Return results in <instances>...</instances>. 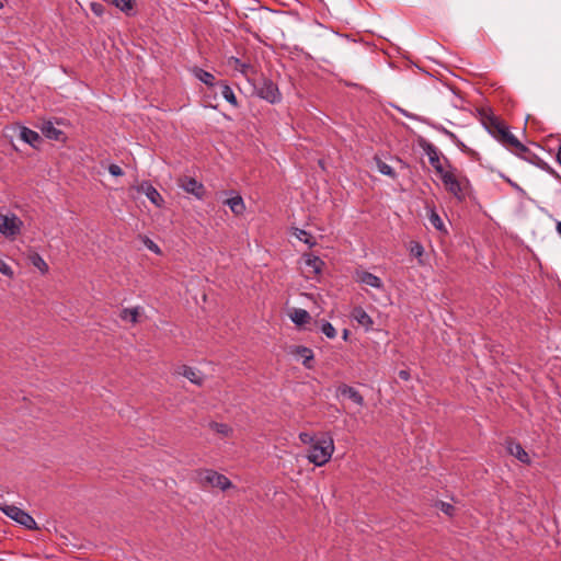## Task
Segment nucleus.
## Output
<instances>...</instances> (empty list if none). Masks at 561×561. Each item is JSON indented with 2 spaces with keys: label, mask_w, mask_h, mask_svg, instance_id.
I'll use <instances>...</instances> for the list:
<instances>
[{
  "label": "nucleus",
  "mask_w": 561,
  "mask_h": 561,
  "mask_svg": "<svg viewBox=\"0 0 561 561\" xmlns=\"http://www.w3.org/2000/svg\"><path fill=\"white\" fill-rule=\"evenodd\" d=\"M23 221L15 214L0 211V233L8 239H14L21 233Z\"/></svg>",
  "instance_id": "423d86ee"
},
{
  "label": "nucleus",
  "mask_w": 561,
  "mask_h": 561,
  "mask_svg": "<svg viewBox=\"0 0 561 561\" xmlns=\"http://www.w3.org/2000/svg\"><path fill=\"white\" fill-rule=\"evenodd\" d=\"M291 321L297 325H304L311 319L309 312L305 309L296 308L290 314Z\"/></svg>",
  "instance_id": "f3484780"
},
{
  "label": "nucleus",
  "mask_w": 561,
  "mask_h": 561,
  "mask_svg": "<svg viewBox=\"0 0 561 561\" xmlns=\"http://www.w3.org/2000/svg\"><path fill=\"white\" fill-rule=\"evenodd\" d=\"M295 353L302 357V365L306 368L311 369L313 367L312 362L314 356L311 348L306 346H297Z\"/></svg>",
  "instance_id": "2eb2a0df"
},
{
  "label": "nucleus",
  "mask_w": 561,
  "mask_h": 561,
  "mask_svg": "<svg viewBox=\"0 0 561 561\" xmlns=\"http://www.w3.org/2000/svg\"><path fill=\"white\" fill-rule=\"evenodd\" d=\"M90 9L96 16H102L106 10L105 5L101 2H91Z\"/></svg>",
  "instance_id": "72a5a7b5"
},
{
  "label": "nucleus",
  "mask_w": 561,
  "mask_h": 561,
  "mask_svg": "<svg viewBox=\"0 0 561 561\" xmlns=\"http://www.w3.org/2000/svg\"><path fill=\"white\" fill-rule=\"evenodd\" d=\"M179 185L186 193L194 195L197 199H203L206 194L203 183L191 176L180 178Z\"/></svg>",
  "instance_id": "6e6552de"
},
{
  "label": "nucleus",
  "mask_w": 561,
  "mask_h": 561,
  "mask_svg": "<svg viewBox=\"0 0 561 561\" xmlns=\"http://www.w3.org/2000/svg\"><path fill=\"white\" fill-rule=\"evenodd\" d=\"M183 371L181 373L184 377H186L192 383L201 386L203 383V378L198 370L194 369L190 366H183Z\"/></svg>",
  "instance_id": "412c9836"
},
{
  "label": "nucleus",
  "mask_w": 561,
  "mask_h": 561,
  "mask_svg": "<svg viewBox=\"0 0 561 561\" xmlns=\"http://www.w3.org/2000/svg\"><path fill=\"white\" fill-rule=\"evenodd\" d=\"M194 75L199 81H202L208 87H213L216 82L215 76L202 68H195Z\"/></svg>",
  "instance_id": "5701e85b"
},
{
  "label": "nucleus",
  "mask_w": 561,
  "mask_h": 561,
  "mask_svg": "<svg viewBox=\"0 0 561 561\" xmlns=\"http://www.w3.org/2000/svg\"><path fill=\"white\" fill-rule=\"evenodd\" d=\"M333 453L334 442L332 436L327 433L317 438V440L310 447L307 458L311 463L321 467L329 462Z\"/></svg>",
  "instance_id": "7ed1b4c3"
},
{
  "label": "nucleus",
  "mask_w": 561,
  "mask_h": 561,
  "mask_svg": "<svg viewBox=\"0 0 561 561\" xmlns=\"http://www.w3.org/2000/svg\"><path fill=\"white\" fill-rule=\"evenodd\" d=\"M320 330L329 339H334L336 336V330L328 321L322 322Z\"/></svg>",
  "instance_id": "2f4dec72"
},
{
  "label": "nucleus",
  "mask_w": 561,
  "mask_h": 561,
  "mask_svg": "<svg viewBox=\"0 0 561 561\" xmlns=\"http://www.w3.org/2000/svg\"><path fill=\"white\" fill-rule=\"evenodd\" d=\"M294 236L304 243L308 244L309 248H312L317 243L314 237L304 229L295 228Z\"/></svg>",
  "instance_id": "bb28decb"
},
{
  "label": "nucleus",
  "mask_w": 561,
  "mask_h": 561,
  "mask_svg": "<svg viewBox=\"0 0 561 561\" xmlns=\"http://www.w3.org/2000/svg\"><path fill=\"white\" fill-rule=\"evenodd\" d=\"M556 159H557V162L561 165V144L559 145Z\"/></svg>",
  "instance_id": "c03bdc74"
},
{
  "label": "nucleus",
  "mask_w": 561,
  "mask_h": 561,
  "mask_svg": "<svg viewBox=\"0 0 561 561\" xmlns=\"http://www.w3.org/2000/svg\"><path fill=\"white\" fill-rule=\"evenodd\" d=\"M210 427L224 436H228L232 432L231 427L225 423L211 422Z\"/></svg>",
  "instance_id": "7c9ffc66"
},
{
  "label": "nucleus",
  "mask_w": 561,
  "mask_h": 561,
  "mask_svg": "<svg viewBox=\"0 0 561 561\" xmlns=\"http://www.w3.org/2000/svg\"><path fill=\"white\" fill-rule=\"evenodd\" d=\"M351 317L367 330L374 324L371 317L362 307H355L352 310Z\"/></svg>",
  "instance_id": "f8f14e48"
},
{
  "label": "nucleus",
  "mask_w": 561,
  "mask_h": 561,
  "mask_svg": "<svg viewBox=\"0 0 561 561\" xmlns=\"http://www.w3.org/2000/svg\"><path fill=\"white\" fill-rule=\"evenodd\" d=\"M435 506L437 508H439L444 514L448 515V516H453L454 513H455V507L449 504V503H446V502H443V501H438L436 502Z\"/></svg>",
  "instance_id": "473e14b6"
},
{
  "label": "nucleus",
  "mask_w": 561,
  "mask_h": 561,
  "mask_svg": "<svg viewBox=\"0 0 561 561\" xmlns=\"http://www.w3.org/2000/svg\"><path fill=\"white\" fill-rule=\"evenodd\" d=\"M443 133H444L445 135H447V136L451 139V141H454V142L458 139V137L456 136V134H454L453 131H450V130H448V129H446V128H443Z\"/></svg>",
  "instance_id": "79ce46f5"
},
{
  "label": "nucleus",
  "mask_w": 561,
  "mask_h": 561,
  "mask_svg": "<svg viewBox=\"0 0 561 561\" xmlns=\"http://www.w3.org/2000/svg\"><path fill=\"white\" fill-rule=\"evenodd\" d=\"M537 165L539 168H541L542 170L547 171L548 173H550L557 180L561 181V175L554 169H552L547 162H543L542 160H540V162L537 163Z\"/></svg>",
  "instance_id": "f704fd0d"
},
{
  "label": "nucleus",
  "mask_w": 561,
  "mask_h": 561,
  "mask_svg": "<svg viewBox=\"0 0 561 561\" xmlns=\"http://www.w3.org/2000/svg\"><path fill=\"white\" fill-rule=\"evenodd\" d=\"M146 245H147V248H148L150 251H152V252H154V253H157V254H159V253H160V248H159V247H158V245H157L152 240L147 239V241H146Z\"/></svg>",
  "instance_id": "ea45409f"
},
{
  "label": "nucleus",
  "mask_w": 561,
  "mask_h": 561,
  "mask_svg": "<svg viewBox=\"0 0 561 561\" xmlns=\"http://www.w3.org/2000/svg\"><path fill=\"white\" fill-rule=\"evenodd\" d=\"M41 131L46 138L50 140L65 142L67 139L66 134L62 130L56 128L49 121L42 124Z\"/></svg>",
  "instance_id": "9d476101"
},
{
  "label": "nucleus",
  "mask_w": 561,
  "mask_h": 561,
  "mask_svg": "<svg viewBox=\"0 0 561 561\" xmlns=\"http://www.w3.org/2000/svg\"><path fill=\"white\" fill-rule=\"evenodd\" d=\"M31 263L41 271L42 274H46L49 270L48 264L45 262V260L36 252H33L28 256Z\"/></svg>",
  "instance_id": "cd10ccee"
},
{
  "label": "nucleus",
  "mask_w": 561,
  "mask_h": 561,
  "mask_svg": "<svg viewBox=\"0 0 561 561\" xmlns=\"http://www.w3.org/2000/svg\"><path fill=\"white\" fill-rule=\"evenodd\" d=\"M110 2L126 15H134V0H110Z\"/></svg>",
  "instance_id": "aec40b11"
},
{
  "label": "nucleus",
  "mask_w": 561,
  "mask_h": 561,
  "mask_svg": "<svg viewBox=\"0 0 561 561\" xmlns=\"http://www.w3.org/2000/svg\"><path fill=\"white\" fill-rule=\"evenodd\" d=\"M422 149L428 157L431 165L439 175L445 188L457 201L463 202L470 195L472 187L469 179L463 175L457 168L453 167L447 158H444L446 167L440 161L438 149L431 142L422 141Z\"/></svg>",
  "instance_id": "f257e3e1"
},
{
  "label": "nucleus",
  "mask_w": 561,
  "mask_h": 561,
  "mask_svg": "<svg viewBox=\"0 0 561 561\" xmlns=\"http://www.w3.org/2000/svg\"><path fill=\"white\" fill-rule=\"evenodd\" d=\"M108 172L111 175L113 176H121L124 174L122 168L117 164H110L108 168H107Z\"/></svg>",
  "instance_id": "58836bf2"
},
{
  "label": "nucleus",
  "mask_w": 561,
  "mask_h": 561,
  "mask_svg": "<svg viewBox=\"0 0 561 561\" xmlns=\"http://www.w3.org/2000/svg\"><path fill=\"white\" fill-rule=\"evenodd\" d=\"M456 146L458 148H460L462 151H467V146L458 138L456 141H455Z\"/></svg>",
  "instance_id": "37998d69"
},
{
  "label": "nucleus",
  "mask_w": 561,
  "mask_h": 561,
  "mask_svg": "<svg viewBox=\"0 0 561 561\" xmlns=\"http://www.w3.org/2000/svg\"><path fill=\"white\" fill-rule=\"evenodd\" d=\"M357 279H358V282H360L365 285H368L370 287H374V288L382 287V280L378 276H376L369 272H365V271L358 272Z\"/></svg>",
  "instance_id": "4468645a"
},
{
  "label": "nucleus",
  "mask_w": 561,
  "mask_h": 561,
  "mask_svg": "<svg viewBox=\"0 0 561 561\" xmlns=\"http://www.w3.org/2000/svg\"><path fill=\"white\" fill-rule=\"evenodd\" d=\"M348 337V330L343 331V339L346 340Z\"/></svg>",
  "instance_id": "a18cd8bd"
},
{
  "label": "nucleus",
  "mask_w": 561,
  "mask_h": 561,
  "mask_svg": "<svg viewBox=\"0 0 561 561\" xmlns=\"http://www.w3.org/2000/svg\"><path fill=\"white\" fill-rule=\"evenodd\" d=\"M305 263L306 266L316 275L321 273L322 266L324 265V262L316 255H308Z\"/></svg>",
  "instance_id": "4be33fe9"
},
{
  "label": "nucleus",
  "mask_w": 561,
  "mask_h": 561,
  "mask_svg": "<svg viewBox=\"0 0 561 561\" xmlns=\"http://www.w3.org/2000/svg\"><path fill=\"white\" fill-rule=\"evenodd\" d=\"M254 90L257 96L272 104L278 103L282 99L277 84L272 79L264 76L254 83Z\"/></svg>",
  "instance_id": "39448f33"
},
{
  "label": "nucleus",
  "mask_w": 561,
  "mask_h": 561,
  "mask_svg": "<svg viewBox=\"0 0 561 561\" xmlns=\"http://www.w3.org/2000/svg\"><path fill=\"white\" fill-rule=\"evenodd\" d=\"M20 138L24 142L31 145L33 148H37L38 144L41 142V136L38 133L24 126L20 128Z\"/></svg>",
  "instance_id": "ddd939ff"
},
{
  "label": "nucleus",
  "mask_w": 561,
  "mask_h": 561,
  "mask_svg": "<svg viewBox=\"0 0 561 561\" xmlns=\"http://www.w3.org/2000/svg\"><path fill=\"white\" fill-rule=\"evenodd\" d=\"M337 393L343 396V397H347L348 399H351L354 403L363 407L364 405V397L353 387L348 386V385H341L337 387Z\"/></svg>",
  "instance_id": "9b49d317"
},
{
  "label": "nucleus",
  "mask_w": 561,
  "mask_h": 561,
  "mask_svg": "<svg viewBox=\"0 0 561 561\" xmlns=\"http://www.w3.org/2000/svg\"><path fill=\"white\" fill-rule=\"evenodd\" d=\"M508 451L511 455L516 457L519 461L528 463L530 461L528 454L522 447L519 443H510Z\"/></svg>",
  "instance_id": "dca6fc26"
},
{
  "label": "nucleus",
  "mask_w": 561,
  "mask_h": 561,
  "mask_svg": "<svg viewBox=\"0 0 561 561\" xmlns=\"http://www.w3.org/2000/svg\"><path fill=\"white\" fill-rule=\"evenodd\" d=\"M226 204L234 215H241L245 210L244 202L240 195L228 198Z\"/></svg>",
  "instance_id": "6ab92c4d"
},
{
  "label": "nucleus",
  "mask_w": 561,
  "mask_h": 561,
  "mask_svg": "<svg viewBox=\"0 0 561 561\" xmlns=\"http://www.w3.org/2000/svg\"><path fill=\"white\" fill-rule=\"evenodd\" d=\"M398 376L400 379L405 380V381L410 379V373H409V370H405V369L400 370L398 373Z\"/></svg>",
  "instance_id": "a19ab883"
},
{
  "label": "nucleus",
  "mask_w": 561,
  "mask_h": 561,
  "mask_svg": "<svg viewBox=\"0 0 561 561\" xmlns=\"http://www.w3.org/2000/svg\"><path fill=\"white\" fill-rule=\"evenodd\" d=\"M411 254H413L416 257H420L423 255V247L419 242H412L410 248Z\"/></svg>",
  "instance_id": "c9c22d12"
},
{
  "label": "nucleus",
  "mask_w": 561,
  "mask_h": 561,
  "mask_svg": "<svg viewBox=\"0 0 561 561\" xmlns=\"http://www.w3.org/2000/svg\"><path fill=\"white\" fill-rule=\"evenodd\" d=\"M140 310L141 308L140 307H134V308H124L122 311H121V319L124 320V321H129L131 322L133 324H136L138 322V318H139V314H140Z\"/></svg>",
  "instance_id": "a211bd4d"
},
{
  "label": "nucleus",
  "mask_w": 561,
  "mask_h": 561,
  "mask_svg": "<svg viewBox=\"0 0 561 561\" xmlns=\"http://www.w3.org/2000/svg\"><path fill=\"white\" fill-rule=\"evenodd\" d=\"M299 439L302 444H309L311 446L317 440V438H314L312 435H310L309 433H305V432L299 434Z\"/></svg>",
  "instance_id": "4c0bfd02"
},
{
  "label": "nucleus",
  "mask_w": 561,
  "mask_h": 561,
  "mask_svg": "<svg viewBox=\"0 0 561 561\" xmlns=\"http://www.w3.org/2000/svg\"><path fill=\"white\" fill-rule=\"evenodd\" d=\"M198 483L202 488H218L226 491L232 488L231 481L225 476L213 469H203L197 472Z\"/></svg>",
  "instance_id": "20e7f679"
},
{
  "label": "nucleus",
  "mask_w": 561,
  "mask_h": 561,
  "mask_svg": "<svg viewBox=\"0 0 561 561\" xmlns=\"http://www.w3.org/2000/svg\"><path fill=\"white\" fill-rule=\"evenodd\" d=\"M220 85L221 95L224 96V99L232 106L238 107L239 104L233 90L226 82H220Z\"/></svg>",
  "instance_id": "a878e982"
},
{
  "label": "nucleus",
  "mask_w": 561,
  "mask_h": 561,
  "mask_svg": "<svg viewBox=\"0 0 561 561\" xmlns=\"http://www.w3.org/2000/svg\"><path fill=\"white\" fill-rule=\"evenodd\" d=\"M516 156L520 157L522 159L533 163V164H536L540 162V159L529 150V148H527L525 146V151L524 150H519L517 148H512L511 149Z\"/></svg>",
  "instance_id": "393cba45"
},
{
  "label": "nucleus",
  "mask_w": 561,
  "mask_h": 561,
  "mask_svg": "<svg viewBox=\"0 0 561 561\" xmlns=\"http://www.w3.org/2000/svg\"><path fill=\"white\" fill-rule=\"evenodd\" d=\"M137 190L138 192L144 193L148 197V199L157 207H161L163 205L164 201L161 194L157 191L154 186H152L150 182L144 181Z\"/></svg>",
  "instance_id": "1a4fd4ad"
},
{
  "label": "nucleus",
  "mask_w": 561,
  "mask_h": 561,
  "mask_svg": "<svg viewBox=\"0 0 561 561\" xmlns=\"http://www.w3.org/2000/svg\"><path fill=\"white\" fill-rule=\"evenodd\" d=\"M0 8H2V3L0 2Z\"/></svg>",
  "instance_id": "49530a36"
},
{
  "label": "nucleus",
  "mask_w": 561,
  "mask_h": 561,
  "mask_svg": "<svg viewBox=\"0 0 561 561\" xmlns=\"http://www.w3.org/2000/svg\"><path fill=\"white\" fill-rule=\"evenodd\" d=\"M426 209L428 210V220L432 226L439 231L444 230V222L440 216L436 213L434 206H430L427 204Z\"/></svg>",
  "instance_id": "b1692460"
},
{
  "label": "nucleus",
  "mask_w": 561,
  "mask_h": 561,
  "mask_svg": "<svg viewBox=\"0 0 561 561\" xmlns=\"http://www.w3.org/2000/svg\"><path fill=\"white\" fill-rule=\"evenodd\" d=\"M0 510L11 519L24 526L27 529H37L35 519L22 508L14 505H3Z\"/></svg>",
  "instance_id": "0eeeda50"
},
{
  "label": "nucleus",
  "mask_w": 561,
  "mask_h": 561,
  "mask_svg": "<svg viewBox=\"0 0 561 561\" xmlns=\"http://www.w3.org/2000/svg\"><path fill=\"white\" fill-rule=\"evenodd\" d=\"M375 160H376L377 169L381 174L388 175L392 179H394L397 176L396 172L389 164H387L385 161H382L379 158H375Z\"/></svg>",
  "instance_id": "c756f323"
},
{
  "label": "nucleus",
  "mask_w": 561,
  "mask_h": 561,
  "mask_svg": "<svg viewBox=\"0 0 561 561\" xmlns=\"http://www.w3.org/2000/svg\"><path fill=\"white\" fill-rule=\"evenodd\" d=\"M228 65L231 66L234 70L240 71L244 76L248 75V70L250 69L249 64H245L233 56L228 59Z\"/></svg>",
  "instance_id": "c85d7f7f"
},
{
  "label": "nucleus",
  "mask_w": 561,
  "mask_h": 561,
  "mask_svg": "<svg viewBox=\"0 0 561 561\" xmlns=\"http://www.w3.org/2000/svg\"><path fill=\"white\" fill-rule=\"evenodd\" d=\"M0 273L8 276L13 277V271L9 264H7L3 260L0 259Z\"/></svg>",
  "instance_id": "e433bc0d"
},
{
  "label": "nucleus",
  "mask_w": 561,
  "mask_h": 561,
  "mask_svg": "<svg viewBox=\"0 0 561 561\" xmlns=\"http://www.w3.org/2000/svg\"><path fill=\"white\" fill-rule=\"evenodd\" d=\"M488 131L497 139L503 146L508 148H517L525 151V145L522 144L508 129V127L492 115H488L482 119Z\"/></svg>",
  "instance_id": "f03ea898"
}]
</instances>
